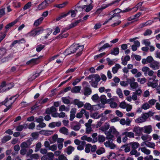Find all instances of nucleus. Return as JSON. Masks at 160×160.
I'll return each instance as SVG.
<instances>
[{
    "label": "nucleus",
    "instance_id": "nucleus-1",
    "mask_svg": "<svg viewBox=\"0 0 160 160\" xmlns=\"http://www.w3.org/2000/svg\"><path fill=\"white\" fill-rule=\"evenodd\" d=\"M83 48V46H78L77 45H72L69 48L66 50L64 54L66 56L73 53L76 51L78 52L82 51Z\"/></svg>",
    "mask_w": 160,
    "mask_h": 160
},
{
    "label": "nucleus",
    "instance_id": "nucleus-2",
    "mask_svg": "<svg viewBox=\"0 0 160 160\" xmlns=\"http://www.w3.org/2000/svg\"><path fill=\"white\" fill-rule=\"evenodd\" d=\"M107 135L106 138L108 140V141H106L104 143L106 147L110 148L111 149H114L116 147V145L112 142L111 140H112L113 138V136L111 133H108V132L106 133Z\"/></svg>",
    "mask_w": 160,
    "mask_h": 160
},
{
    "label": "nucleus",
    "instance_id": "nucleus-3",
    "mask_svg": "<svg viewBox=\"0 0 160 160\" xmlns=\"http://www.w3.org/2000/svg\"><path fill=\"white\" fill-rule=\"evenodd\" d=\"M84 2H87V4L82 6H77V8L78 9L79 8H81L82 10L83 9L86 8L85 10L87 12H89L92 8V6L91 5V4L93 2L92 0H83Z\"/></svg>",
    "mask_w": 160,
    "mask_h": 160
},
{
    "label": "nucleus",
    "instance_id": "nucleus-4",
    "mask_svg": "<svg viewBox=\"0 0 160 160\" xmlns=\"http://www.w3.org/2000/svg\"><path fill=\"white\" fill-rule=\"evenodd\" d=\"M13 83H6L5 81H3L0 86V92H2L6 91L9 90L13 87Z\"/></svg>",
    "mask_w": 160,
    "mask_h": 160
},
{
    "label": "nucleus",
    "instance_id": "nucleus-5",
    "mask_svg": "<svg viewBox=\"0 0 160 160\" xmlns=\"http://www.w3.org/2000/svg\"><path fill=\"white\" fill-rule=\"evenodd\" d=\"M158 80H155L153 78H150L149 79V81L147 83L148 87H151L153 88L157 87L158 85Z\"/></svg>",
    "mask_w": 160,
    "mask_h": 160
},
{
    "label": "nucleus",
    "instance_id": "nucleus-6",
    "mask_svg": "<svg viewBox=\"0 0 160 160\" xmlns=\"http://www.w3.org/2000/svg\"><path fill=\"white\" fill-rule=\"evenodd\" d=\"M54 158V154L52 152H48L41 158L42 160H53Z\"/></svg>",
    "mask_w": 160,
    "mask_h": 160
},
{
    "label": "nucleus",
    "instance_id": "nucleus-7",
    "mask_svg": "<svg viewBox=\"0 0 160 160\" xmlns=\"http://www.w3.org/2000/svg\"><path fill=\"white\" fill-rule=\"evenodd\" d=\"M108 15L111 16L110 18H112L113 21H115L116 19H119L121 18L120 15L117 14L114 10L111 12Z\"/></svg>",
    "mask_w": 160,
    "mask_h": 160
},
{
    "label": "nucleus",
    "instance_id": "nucleus-8",
    "mask_svg": "<svg viewBox=\"0 0 160 160\" xmlns=\"http://www.w3.org/2000/svg\"><path fill=\"white\" fill-rule=\"evenodd\" d=\"M121 0H116L114 1H112L111 3H108L107 4H103L101 6V7L97 9V11H102L103 9H105L109 6H111L112 5L116 3H118Z\"/></svg>",
    "mask_w": 160,
    "mask_h": 160
},
{
    "label": "nucleus",
    "instance_id": "nucleus-9",
    "mask_svg": "<svg viewBox=\"0 0 160 160\" xmlns=\"http://www.w3.org/2000/svg\"><path fill=\"white\" fill-rule=\"evenodd\" d=\"M135 79L134 78L129 80V83L131 88L132 89H136L138 87V84L136 82H135Z\"/></svg>",
    "mask_w": 160,
    "mask_h": 160
},
{
    "label": "nucleus",
    "instance_id": "nucleus-10",
    "mask_svg": "<svg viewBox=\"0 0 160 160\" xmlns=\"http://www.w3.org/2000/svg\"><path fill=\"white\" fill-rule=\"evenodd\" d=\"M83 89L82 92L85 96H88L92 93V89L88 87L85 86L83 87Z\"/></svg>",
    "mask_w": 160,
    "mask_h": 160
},
{
    "label": "nucleus",
    "instance_id": "nucleus-11",
    "mask_svg": "<svg viewBox=\"0 0 160 160\" xmlns=\"http://www.w3.org/2000/svg\"><path fill=\"white\" fill-rule=\"evenodd\" d=\"M159 63L154 60L150 64L149 66L153 70H156L159 68Z\"/></svg>",
    "mask_w": 160,
    "mask_h": 160
},
{
    "label": "nucleus",
    "instance_id": "nucleus-12",
    "mask_svg": "<svg viewBox=\"0 0 160 160\" xmlns=\"http://www.w3.org/2000/svg\"><path fill=\"white\" fill-rule=\"evenodd\" d=\"M142 132L144 133L149 134L152 131V127L151 125L146 126L142 128Z\"/></svg>",
    "mask_w": 160,
    "mask_h": 160
},
{
    "label": "nucleus",
    "instance_id": "nucleus-13",
    "mask_svg": "<svg viewBox=\"0 0 160 160\" xmlns=\"http://www.w3.org/2000/svg\"><path fill=\"white\" fill-rule=\"evenodd\" d=\"M133 131L135 133L136 135L140 136L142 134V128L135 127L133 129Z\"/></svg>",
    "mask_w": 160,
    "mask_h": 160
},
{
    "label": "nucleus",
    "instance_id": "nucleus-14",
    "mask_svg": "<svg viewBox=\"0 0 160 160\" xmlns=\"http://www.w3.org/2000/svg\"><path fill=\"white\" fill-rule=\"evenodd\" d=\"M57 111V109L54 106H52L50 108H47L45 111V113L48 114H50Z\"/></svg>",
    "mask_w": 160,
    "mask_h": 160
},
{
    "label": "nucleus",
    "instance_id": "nucleus-15",
    "mask_svg": "<svg viewBox=\"0 0 160 160\" xmlns=\"http://www.w3.org/2000/svg\"><path fill=\"white\" fill-rule=\"evenodd\" d=\"M49 4L45 0L41 4L39 5L38 6V9L40 10L42 9L46 8L49 6Z\"/></svg>",
    "mask_w": 160,
    "mask_h": 160
},
{
    "label": "nucleus",
    "instance_id": "nucleus-16",
    "mask_svg": "<svg viewBox=\"0 0 160 160\" xmlns=\"http://www.w3.org/2000/svg\"><path fill=\"white\" fill-rule=\"evenodd\" d=\"M77 109L73 108L71 109L70 113V120L71 121H72L75 117V114L76 112Z\"/></svg>",
    "mask_w": 160,
    "mask_h": 160
},
{
    "label": "nucleus",
    "instance_id": "nucleus-17",
    "mask_svg": "<svg viewBox=\"0 0 160 160\" xmlns=\"http://www.w3.org/2000/svg\"><path fill=\"white\" fill-rule=\"evenodd\" d=\"M108 133L112 134L116 137L118 136L119 134V132L116 130L113 126L110 128L109 131H108Z\"/></svg>",
    "mask_w": 160,
    "mask_h": 160
},
{
    "label": "nucleus",
    "instance_id": "nucleus-18",
    "mask_svg": "<svg viewBox=\"0 0 160 160\" xmlns=\"http://www.w3.org/2000/svg\"><path fill=\"white\" fill-rule=\"evenodd\" d=\"M129 143L126 144L122 146L120 148V150L121 151L123 150V148H125L124 149V152H129L130 151V148Z\"/></svg>",
    "mask_w": 160,
    "mask_h": 160
},
{
    "label": "nucleus",
    "instance_id": "nucleus-19",
    "mask_svg": "<svg viewBox=\"0 0 160 160\" xmlns=\"http://www.w3.org/2000/svg\"><path fill=\"white\" fill-rule=\"evenodd\" d=\"M153 115V112H149L147 113L142 114L141 116L145 122L149 117L152 116Z\"/></svg>",
    "mask_w": 160,
    "mask_h": 160
},
{
    "label": "nucleus",
    "instance_id": "nucleus-20",
    "mask_svg": "<svg viewBox=\"0 0 160 160\" xmlns=\"http://www.w3.org/2000/svg\"><path fill=\"white\" fill-rule=\"evenodd\" d=\"M25 42V39L23 38H22L20 40H16L14 41L12 43V44L10 45V47L12 48L13 47L15 44L16 43H23Z\"/></svg>",
    "mask_w": 160,
    "mask_h": 160
},
{
    "label": "nucleus",
    "instance_id": "nucleus-21",
    "mask_svg": "<svg viewBox=\"0 0 160 160\" xmlns=\"http://www.w3.org/2000/svg\"><path fill=\"white\" fill-rule=\"evenodd\" d=\"M39 133L40 134H42L44 135L49 136L53 134V131L52 130H42L40 131Z\"/></svg>",
    "mask_w": 160,
    "mask_h": 160
},
{
    "label": "nucleus",
    "instance_id": "nucleus-22",
    "mask_svg": "<svg viewBox=\"0 0 160 160\" xmlns=\"http://www.w3.org/2000/svg\"><path fill=\"white\" fill-rule=\"evenodd\" d=\"M81 87L76 86L73 87L71 89V92L73 93L79 92L81 89Z\"/></svg>",
    "mask_w": 160,
    "mask_h": 160
},
{
    "label": "nucleus",
    "instance_id": "nucleus-23",
    "mask_svg": "<svg viewBox=\"0 0 160 160\" xmlns=\"http://www.w3.org/2000/svg\"><path fill=\"white\" fill-rule=\"evenodd\" d=\"M142 143H144L146 146L148 147L155 149V144L154 143L145 141L142 142Z\"/></svg>",
    "mask_w": 160,
    "mask_h": 160
},
{
    "label": "nucleus",
    "instance_id": "nucleus-24",
    "mask_svg": "<svg viewBox=\"0 0 160 160\" xmlns=\"http://www.w3.org/2000/svg\"><path fill=\"white\" fill-rule=\"evenodd\" d=\"M122 135H125L129 138H133L134 137V134L132 132H124L122 133Z\"/></svg>",
    "mask_w": 160,
    "mask_h": 160
},
{
    "label": "nucleus",
    "instance_id": "nucleus-25",
    "mask_svg": "<svg viewBox=\"0 0 160 160\" xmlns=\"http://www.w3.org/2000/svg\"><path fill=\"white\" fill-rule=\"evenodd\" d=\"M39 57H38L36 58H32L31 60L28 61L26 64L28 65L30 63H33L35 64H37L38 63L39 61L38 59L39 58Z\"/></svg>",
    "mask_w": 160,
    "mask_h": 160
},
{
    "label": "nucleus",
    "instance_id": "nucleus-26",
    "mask_svg": "<svg viewBox=\"0 0 160 160\" xmlns=\"http://www.w3.org/2000/svg\"><path fill=\"white\" fill-rule=\"evenodd\" d=\"M129 145L133 149H136L139 146V143L138 142H132L129 143Z\"/></svg>",
    "mask_w": 160,
    "mask_h": 160
},
{
    "label": "nucleus",
    "instance_id": "nucleus-27",
    "mask_svg": "<svg viewBox=\"0 0 160 160\" xmlns=\"http://www.w3.org/2000/svg\"><path fill=\"white\" fill-rule=\"evenodd\" d=\"M119 50L118 48H114L111 51L110 54L114 55H117L119 53Z\"/></svg>",
    "mask_w": 160,
    "mask_h": 160
},
{
    "label": "nucleus",
    "instance_id": "nucleus-28",
    "mask_svg": "<svg viewBox=\"0 0 160 160\" xmlns=\"http://www.w3.org/2000/svg\"><path fill=\"white\" fill-rule=\"evenodd\" d=\"M130 153L131 155H134L136 157H138L140 155V153L139 152H138L136 149H132L131 151L130 152Z\"/></svg>",
    "mask_w": 160,
    "mask_h": 160
},
{
    "label": "nucleus",
    "instance_id": "nucleus-29",
    "mask_svg": "<svg viewBox=\"0 0 160 160\" xmlns=\"http://www.w3.org/2000/svg\"><path fill=\"white\" fill-rule=\"evenodd\" d=\"M109 127L110 125L108 123H105L104 126L101 127L99 128V130L103 132L109 129Z\"/></svg>",
    "mask_w": 160,
    "mask_h": 160
},
{
    "label": "nucleus",
    "instance_id": "nucleus-30",
    "mask_svg": "<svg viewBox=\"0 0 160 160\" xmlns=\"http://www.w3.org/2000/svg\"><path fill=\"white\" fill-rule=\"evenodd\" d=\"M27 124H24L20 125L17 126L16 128L17 131L20 132L22 131L23 129H26L27 128Z\"/></svg>",
    "mask_w": 160,
    "mask_h": 160
},
{
    "label": "nucleus",
    "instance_id": "nucleus-31",
    "mask_svg": "<svg viewBox=\"0 0 160 160\" xmlns=\"http://www.w3.org/2000/svg\"><path fill=\"white\" fill-rule=\"evenodd\" d=\"M43 19V17H41L38 19L36 20L33 24L34 26L36 27L38 26L41 23Z\"/></svg>",
    "mask_w": 160,
    "mask_h": 160
},
{
    "label": "nucleus",
    "instance_id": "nucleus-32",
    "mask_svg": "<svg viewBox=\"0 0 160 160\" xmlns=\"http://www.w3.org/2000/svg\"><path fill=\"white\" fill-rule=\"evenodd\" d=\"M121 66L118 64H116L115 66L112 68V71L113 73L114 74L116 73L118 69L121 68Z\"/></svg>",
    "mask_w": 160,
    "mask_h": 160
},
{
    "label": "nucleus",
    "instance_id": "nucleus-33",
    "mask_svg": "<svg viewBox=\"0 0 160 160\" xmlns=\"http://www.w3.org/2000/svg\"><path fill=\"white\" fill-rule=\"evenodd\" d=\"M98 112H95L91 115V117L94 119H98L103 116V113H101L98 115Z\"/></svg>",
    "mask_w": 160,
    "mask_h": 160
},
{
    "label": "nucleus",
    "instance_id": "nucleus-34",
    "mask_svg": "<svg viewBox=\"0 0 160 160\" xmlns=\"http://www.w3.org/2000/svg\"><path fill=\"white\" fill-rule=\"evenodd\" d=\"M100 100L101 103L104 104L107 103V98L105 95H102L99 98Z\"/></svg>",
    "mask_w": 160,
    "mask_h": 160
},
{
    "label": "nucleus",
    "instance_id": "nucleus-35",
    "mask_svg": "<svg viewBox=\"0 0 160 160\" xmlns=\"http://www.w3.org/2000/svg\"><path fill=\"white\" fill-rule=\"evenodd\" d=\"M40 73L41 72H40L39 73H36L32 75L31 76H30L28 79V80L29 81H33L39 76Z\"/></svg>",
    "mask_w": 160,
    "mask_h": 160
},
{
    "label": "nucleus",
    "instance_id": "nucleus-36",
    "mask_svg": "<svg viewBox=\"0 0 160 160\" xmlns=\"http://www.w3.org/2000/svg\"><path fill=\"white\" fill-rule=\"evenodd\" d=\"M82 21L81 19H79L76 21L74 22L71 23L68 26L69 28H71L76 26L78 23Z\"/></svg>",
    "mask_w": 160,
    "mask_h": 160
},
{
    "label": "nucleus",
    "instance_id": "nucleus-37",
    "mask_svg": "<svg viewBox=\"0 0 160 160\" xmlns=\"http://www.w3.org/2000/svg\"><path fill=\"white\" fill-rule=\"evenodd\" d=\"M18 22L17 20H15L14 21L8 24L5 27V28L6 30L9 29L11 27L14 25Z\"/></svg>",
    "mask_w": 160,
    "mask_h": 160
},
{
    "label": "nucleus",
    "instance_id": "nucleus-38",
    "mask_svg": "<svg viewBox=\"0 0 160 160\" xmlns=\"http://www.w3.org/2000/svg\"><path fill=\"white\" fill-rule=\"evenodd\" d=\"M59 131L60 132L62 133L67 135L68 134V130L65 127H63L61 128Z\"/></svg>",
    "mask_w": 160,
    "mask_h": 160
},
{
    "label": "nucleus",
    "instance_id": "nucleus-39",
    "mask_svg": "<svg viewBox=\"0 0 160 160\" xmlns=\"http://www.w3.org/2000/svg\"><path fill=\"white\" fill-rule=\"evenodd\" d=\"M11 137L9 135H7L3 137L2 139V142L3 143H5L7 142L10 140Z\"/></svg>",
    "mask_w": 160,
    "mask_h": 160
},
{
    "label": "nucleus",
    "instance_id": "nucleus-40",
    "mask_svg": "<svg viewBox=\"0 0 160 160\" xmlns=\"http://www.w3.org/2000/svg\"><path fill=\"white\" fill-rule=\"evenodd\" d=\"M142 71L144 72V75L145 76L148 75V71L149 70V68L145 66L142 68Z\"/></svg>",
    "mask_w": 160,
    "mask_h": 160
},
{
    "label": "nucleus",
    "instance_id": "nucleus-41",
    "mask_svg": "<svg viewBox=\"0 0 160 160\" xmlns=\"http://www.w3.org/2000/svg\"><path fill=\"white\" fill-rule=\"evenodd\" d=\"M69 14L70 12H68L67 13H62L61 14L59 17H58L56 19V20L57 21H59L62 18H64L65 17H66Z\"/></svg>",
    "mask_w": 160,
    "mask_h": 160
},
{
    "label": "nucleus",
    "instance_id": "nucleus-42",
    "mask_svg": "<svg viewBox=\"0 0 160 160\" xmlns=\"http://www.w3.org/2000/svg\"><path fill=\"white\" fill-rule=\"evenodd\" d=\"M74 150V148L71 146H70L67 148V151L66 152L69 155L71 154L72 152Z\"/></svg>",
    "mask_w": 160,
    "mask_h": 160
},
{
    "label": "nucleus",
    "instance_id": "nucleus-43",
    "mask_svg": "<svg viewBox=\"0 0 160 160\" xmlns=\"http://www.w3.org/2000/svg\"><path fill=\"white\" fill-rule=\"evenodd\" d=\"M7 52V50L4 48H0V57L1 58Z\"/></svg>",
    "mask_w": 160,
    "mask_h": 160
},
{
    "label": "nucleus",
    "instance_id": "nucleus-44",
    "mask_svg": "<svg viewBox=\"0 0 160 160\" xmlns=\"http://www.w3.org/2000/svg\"><path fill=\"white\" fill-rule=\"evenodd\" d=\"M84 111L83 109H82L79 112L77 113L76 117L77 118H81L82 117L83 115L84 114L85 112Z\"/></svg>",
    "mask_w": 160,
    "mask_h": 160
},
{
    "label": "nucleus",
    "instance_id": "nucleus-45",
    "mask_svg": "<svg viewBox=\"0 0 160 160\" xmlns=\"http://www.w3.org/2000/svg\"><path fill=\"white\" fill-rule=\"evenodd\" d=\"M98 141L99 142H102L105 140V138L103 135H99L98 136Z\"/></svg>",
    "mask_w": 160,
    "mask_h": 160
},
{
    "label": "nucleus",
    "instance_id": "nucleus-46",
    "mask_svg": "<svg viewBox=\"0 0 160 160\" xmlns=\"http://www.w3.org/2000/svg\"><path fill=\"white\" fill-rule=\"evenodd\" d=\"M45 47V45L39 44L37 46L36 50L37 52H40Z\"/></svg>",
    "mask_w": 160,
    "mask_h": 160
},
{
    "label": "nucleus",
    "instance_id": "nucleus-47",
    "mask_svg": "<svg viewBox=\"0 0 160 160\" xmlns=\"http://www.w3.org/2000/svg\"><path fill=\"white\" fill-rule=\"evenodd\" d=\"M141 150L142 152L147 155L149 154L151 152L150 151L147 149L145 147L141 148Z\"/></svg>",
    "mask_w": 160,
    "mask_h": 160
},
{
    "label": "nucleus",
    "instance_id": "nucleus-48",
    "mask_svg": "<svg viewBox=\"0 0 160 160\" xmlns=\"http://www.w3.org/2000/svg\"><path fill=\"white\" fill-rule=\"evenodd\" d=\"M145 122V120L141 115V117L138 118L135 120V122L137 123H142Z\"/></svg>",
    "mask_w": 160,
    "mask_h": 160
},
{
    "label": "nucleus",
    "instance_id": "nucleus-49",
    "mask_svg": "<svg viewBox=\"0 0 160 160\" xmlns=\"http://www.w3.org/2000/svg\"><path fill=\"white\" fill-rule=\"evenodd\" d=\"M46 126V124L42 122H41L39 123V124L36 126L37 129V130H39L40 129V128H43L45 127Z\"/></svg>",
    "mask_w": 160,
    "mask_h": 160
},
{
    "label": "nucleus",
    "instance_id": "nucleus-50",
    "mask_svg": "<svg viewBox=\"0 0 160 160\" xmlns=\"http://www.w3.org/2000/svg\"><path fill=\"white\" fill-rule=\"evenodd\" d=\"M62 102L65 104H70V101L66 97H62L61 98Z\"/></svg>",
    "mask_w": 160,
    "mask_h": 160
},
{
    "label": "nucleus",
    "instance_id": "nucleus-51",
    "mask_svg": "<svg viewBox=\"0 0 160 160\" xmlns=\"http://www.w3.org/2000/svg\"><path fill=\"white\" fill-rule=\"evenodd\" d=\"M112 46V45H110L108 43H106L99 48V49L98 50V51L100 52L103 49H105V48H107L110 47Z\"/></svg>",
    "mask_w": 160,
    "mask_h": 160
},
{
    "label": "nucleus",
    "instance_id": "nucleus-52",
    "mask_svg": "<svg viewBox=\"0 0 160 160\" xmlns=\"http://www.w3.org/2000/svg\"><path fill=\"white\" fill-rule=\"evenodd\" d=\"M27 35L28 36L30 37H34L37 35L35 29L31 31L27 34Z\"/></svg>",
    "mask_w": 160,
    "mask_h": 160
},
{
    "label": "nucleus",
    "instance_id": "nucleus-53",
    "mask_svg": "<svg viewBox=\"0 0 160 160\" xmlns=\"http://www.w3.org/2000/svg\"><path fill=\"white\" fill-rule=\"evenodd\" d=\"M18 97L16 98H15L13 102H10V104L8 105H8L7 106V108H6L4 110V112H6L11 108L12 104L14 102L15 100Z\"/></svg>",
    "mask_w": 160,
    "mask_h": 160
},
{
    "label": "nucleus",
    "instance_id": "nucleus-54",
    "mask_svg": "<svg viewBox=\"0 0 160 160\" xmlns=\"http://www.w3.org/2000/svg\"><path fill=\"white\" fill-rule=\"evenodd\" d=\"M91 147V145L90 144H88L86 145L85 149V152L87 153H89L90 151V148Z\"/></svg>",
    "mask_w": 160,
    "mask_h": 160
},
{
    "label": "nucleus",
    "instance_id": "nucleus-55",
    "mask_svg": "<svg viewBox=\"0 0 160 160\" xmlns=\"http://www.w3.org/2000/svg\"><path fill=\"white\" fill-rule=\"evenodd\" d=\"M20 147L21 148H24L25 149L28 148L30 147L25 142H24L21 143Z\"/></svg>",
    "mask_w": 160,
    "mask_h": 160
},
{
    "label": "nucleus",
    "instance_id": "nucleus-56",
    "mask_svg": "<svg viewBox=\"0 0 160 160\" xmlns=\"http://www.w3.org/2000/svg\"><path fill=\"white\" fill-rule=\"evenodd\" d=\"M105 152V149L103 148H101L97 151L96 153L98 155H100L104 152Z\"/></svg>",
    "mask_w": 160,
    "mask_h": 160
},
{
    "label": "nucleus",
    "instance_id": "nucleus-57",
    "mask_svg": "<svg viewBox=\"0 0 160 160\" xmlns=\"http://www.w3.org/2000/svg\"><path fill=\"white\" fill-rule=\"evenodd\" d=\"M84 108L88 110H91L92 109L91 105L89 103H86L84 105Z\"/></svg>",
    "mask_w": 160,
    "mask_h": 160
},
{
    "label": "nucleus",
    "instance_id": "nucleus-58",
    "mask_svg": "<svg viewBox=\"0 0 160 160\" xmlns=\"http://www.w3.org/2000/svg\"><path fill=\"white\" fill-rule=\"evenodd\" d=\"M37 35L39 34L42 32L43 30V28L41 27L35 29Z\"/></svg>",
    "mask_w": 160,
    "mask_h": 160
},
{
    "label": "nucleus",
    "instance_id": "nucleus-59",
    "mask_svg": "<svg viewBox=\"0 0 160 160\" xmlns=\"http://www.w3.org/2000/svg\"><path fill=\"white\" fill-rule=\"evenodd\" d=\"M115 153L110 152L109 155L107 156V158L108 159L112 160L115 157Z\"/></svg>",
    "mask_w": 160,
    "mask_h": 160
},
{
    "label": "nucleus",
    "instance_id": "nucleus-60",
    "mask_svg": "<svg viewBox=\"0 0 160 160\" xmlns=\"http://www.w3.org/2000/svg\"><path fill=\"white\" fill-rule=\"evenodd\" d=\"M62 33H61L56 37V38L57 39L60 38L61 39L63 38H65L67 37L68 36V34L67 33H66L62 35Z\"/></svg>",
    "mask_w": 160,
    "mask_h": 160
},
{
    "label": "nucleus",
    "instance_id": "nucleus-61",
    "mask_svg": "<svg viewBox=\"0 0 160 160\" xmlns=\"http://www.w3.org/2000/svg\"><path fill=\"white\" fill-rule=\"evenodd\" d=\"M91 98L93 101L95 102L99 99V97L97 94H95L92 96Z\"/></svg>",
    "mask_w": 160,
    "mask_h": 160
},
{
    "label": "nucleus",
    "instance_id": "nucleus-62",
    "mask_svg": "<svg viewBox=\"0 0 160 160\" xmlns=\"http://www.w3.org/2000/svg\"><path fill=\"white\" fill-rule=\"evenodd\" d=\"M137 81L139 82L141 84H142L146 82V79L145 78H139L138 79Z\"/></svg>",
    "mask_w": 160,
    "mask_h": 160
},
{
    "label": "nucleus",
    "instance_id": "nucleus-63",
    "mask_svg": "<svg viewBox=\"0 0 160 160\" xmlns=\"http://www.w3.org/2000/svg\"><path fill=\"white\" fill-rule=\"evenodd\" d=\"M81 125L80 124H78L76 125L73 126V128H71L73 129L75 131H78L80 128Z\"/></svg>",
    "mask_w": 160,
    "mask_h": 160
},
{
    "label": "nucleus",
    "instance_id": "nucleus-64",
    "mask_svg": "<svg viewBox=\"0 0 160 160\" xmlns=\"http://www.w3.org/2000/svg\"><path fill=\"white\" fill-rule=\"evenodd\" d=\"M31 2H28L25 5L23 8V9L25 10L31 7Z\"/></svg>",
    "mask_w": 160,
    "mask_h": 160
}]
</instances>
